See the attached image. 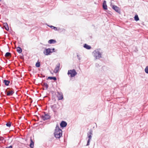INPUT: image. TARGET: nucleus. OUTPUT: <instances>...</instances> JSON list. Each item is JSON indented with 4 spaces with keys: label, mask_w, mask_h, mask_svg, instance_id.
I'll return each instance as SVG.
<instances>
[{
    "label": "nucleus",
    "mask_w": 148,
    "mask_h": 148,
    "mask_svg": "<svg viewBox=\"0 0 148 148\" xmlns=\"http://www.w3.org/2000/svg\"><path fill=\"white\" fill-rule=\"evenodd\" d=\"M11 123L10 122H9L6 124V125L8 127H10L11 126Z\"/></svg>",
    "instance_id": "obj_27"
},
{
    "label": "nucleus",
    "mask_w": 148,
    "mask_h": 148,
    "mask_svg": "<svg viewBox=\"0 0 148 148\" xmlns=\"http://www.w3.org/2000/svg\"><path fill=\"white\" fill-rule=\"evenodd\" d=\"M40 66V63L39 62H38L36 64V66L37 67H39Z\"/></svg>",
    "instance_id": "obj_24"
},
{
    "label": "nucleus",
    "mask_w": 148,
    "mask_h": 148,
    "mask_svg": "<svg viewBox=\"0 0 148 148\" xmlns=\"http://www.w3.org/2000/svg\"><path fill=\"white\" fill-rule=\"evenodd\" d=\"M5 93L7 96H11L14 93V92L12 90L8 91L6 89L5 91Z\"/></svg>",
    "instance_id": "obj_7"
},
{
    "label": "nucleus",
    "mask_w": 148,
    "mask_h": 148,
    "mask_svg": "<svg viewBox=\"0 0 148 148\" xmlns=\"http://www.w3.org/2000/svg\"><path fill=\"white\" fill-rule=\"evenodd\" d=\"M48 79L51 80L53 79L54 81H56L57 79L56 78V77H48Z\"/></svg>",
    "instance_id": "obj_21"
},
{
    "label": "nucleus",
    "mask_w": 148,
    "mask_h": 148,
    "mask_svg": "<svg viewBox=\"0 0 148 148\" xmlns=\"http://www.w3.org/2000/svg\"><path fill=\"white\" fill-rule=\"evenodd\" d=\"M3 25H4V26L5 29L7 31L8 30L9 28V27L8 26V25L7 23H3Z\"/></svg>",
    "instance_id": "obj_16"
},
{
    "label": "nucleus",
    "mask_w": 148,
    "mask_h": 148,
    "mask_svg": "<svg viewBox=\"0 0 148 148\" xmlns=\"http://www.w3.org/2000/svg\"><path fill=\"white\" fill-rule=\"evenodd\" d=\"M1 1V0H0V2Z\"/></svg>",
    "instance_id": "obj_33"
},
{
    "label": "nucleus",
    "mask_w": 148,
    "mask_h": 148,
    "mask_svg": "<svg viewBox=\"0 0 148 148\" xmlns=\"http://www.w3.org/2000/svg\"><path fill=\"white\" fill-rule=\"evenodd\" d=\"M60 67V64L58 63L56 66L55 69L54 70V72L55 73H57Z\"/></svg>",
    "instance_id": "obj_8"
},
{
    "label": "nucleus",
    "mask_w": 148,
    "mask_h": 148,
    "mask_svg": "<svg viewBox=\"0 0 148 148\" xmlns=\"http://www.w3.org/2000/svg\"><path fill=\"white\" fill-rule=\"evenodd\" d=\"M16 51L18 53H21L22 52V49L21 47H18L16 48Z\"/></svg>",
    "instance_id": "obj_19"
},
{
    "label": "nucleus",
    "mask_w": 148,
    "mask_h": 148,
    "mask_svg": "<svg viewBox=\"0 0 148 148\" xmlns=\"http://www.w3.org/2000/svg\"><path fill=\"white\" fill-rule=\"evenodd\" d=\"M51 107L54 112H56L58 108V107H57V105L56 104L51 106Z\"/></svg>",
    "instance_id": "obj_10"
},
{
    "label": "nucleus",
    "mask_w": 148,
    "mask_h": 148,
    "mask_svg": "<svg viewBox=\"0 0 148 148\" xmlns=\"http://www.w3.org/2000/svg\"><path fill=\"white\" fill-rule=\"evenodd\" d=\"M56 42V41L54 39H50L48 41V43L49 44H55Z\"/></svg>",
    "instance_id": "obj_14"
},
{
    "label": "nucleus",
    "mask_w": 148,
    "mask_h": 148,
    "mask_svg": "<svg viewBox=\"0 0 148 148\" xmlns=\"http://www.w3.org/2000/svg\"><path fill=\"white\" fill-rule=\"evenodd\" d=\"M112 8L116 12L120 13V10L119 7L115 5H113L112 7Z\"/></svg>",
    "instance_id": "obj_9"
},
{
    "label": "nucleus",
    "mask_w": 148,
    "mask_h": 148,
    "mask_svg": "<svg viewBox=\"0 0 148 148\" xmlns=\"http://www.w3.org/2000/svg\"><path fill=\"white\" fill-rule=\"evenodd\" d=\"M43 53L46 56H48L51 55L52 52L51 51V49L50 48H45L43 52Z\"/></svg>",
    "instance_id": "obj_6"
},
{
    "label": "nucleus",
    "mask_w": 148,
    "mask_h": 148,
    "mask_svg": "<svg viewBox=\"0 0 148 148\" xmlns=\"http://www.w3.org/2000/svg\"><path fill=\"white\" fill-rule=\"evenodd\" d=\"M49 27H50L52 28V29H53L57 31L58 30L57 29V28L56 27H55L51 25V26H48Z\"/></svg>",
    "instance_id": "obj_23"
},
{
    "label": "nucleus",
    "mask_w": 148,
    "mask_h": 148,
    "mask_svg": "<svg viewBox=\"0 0 148 148\" xmlns=\"http://www.w3.org/2000/svg\"><path fill=\"white\" fill-rule=\"evenodd\" d=\"M60 125L61 127H64L66 126L67 124L66 122L63 121L61 122Z\"/></svg>",
    "instance_id": "obj_12"
},
{
    "label": "nucleus",
    "mask_w": 148,
    "mask_h": 148,
    "mask_svg": "<svg viewBox=\"0 0 148 148\" xmlns=\"http://www.w3.org/2000/svg\"><path fill=\"white\" fill-rule=\"evenodd\" d=\"M145 72L148 74V66H147L145 69Z\"/></svg>",
    "instance_id": "obj_26"
},
{
    "label": "nucleus",
    "mask_w": 148,
    "mask_h": 148,
    "mask_svg": "<svg viewBox=\"0 0 148 148\" xmlns=\"http://www.w3.org/2000/svg\"><path fill=\"white\" fill-rule=\"evenodd\" d=\"M84 48L88 49H89L91 48V47L90 46L86 44H85L84 45Z\"/></svg>",
    "instance_id": "obj_18"
},
{
    "label": "nucleus",
    "mask_w": 148,
    "mask_h": 148,
    "mask_svg": "<svg viewBox=\"0 0 148 148\" xmlns=\"http://www.w3.org/2000/svg\"><path fill=\"white\" fill-rule=\"evenodd\" d=\"M51 51L52 52V53L53 52H55V49L54 48H53L52 49H51Z\"/></svg>",
    "instance_id": "obj_28"
},
{
    "label": "nucleus",
    "mask_w": 148,
    "mask_h": 148,
    "mask_svg": "<svg viewBox=\"0 0 148 148\" xmlns=\"http://www.w3.org/2000/svg\"><path fill=\"white\" fill-rule=\"evenodd\" d=\"M77 58L78 59V60H80L81 59V58L80 57V56L79 55H77Z\"/></svg>",
    "instance_id": "obj_30"
},
{
    "label": "nucleus",
    "mask_w": 148,
    "mask_h": 148,
    "mask_svg": "<svg viewBox=\"0 0 148 148\" xmlns=\"http://www.w3.org/2000/svg\"><path fill=\"white\" fill-rule=\"evenodd\" d=\"M11 55V53L10 52H8L6 53H5V56L6 57H8L10 56Z\"/></svg>",
    "instance_id": "obj_22"
},
{
    "label": "nucleus",
    "mask_w": 148,
    "mask_h": 148,
    "mask_svg": "<svg viewBox=\"0 0 148 148\" xmlns=\"http://www.w3.org/2000/svg\"><path fill=\"white\" fill-rule=\"evenodd\" d=\"M134 19L136 21H138L139 20V17H138V16L137 15L135 16Z\"/></svg>",
    "instance_id": "obj_25"
},
{
    "label": "nucleus",
    "mask_w": 148,
    "mask_h": 148,
    "mask_svg": "<svg viewBox=\"0 0 148 148\" xmlns=\"http://www.w3.org/2000/svg\"><path fill=\"white\" fill-rule=\"evenodd\" d=\"M62 130L60 129L58 124L56 125V129L54 132V136L56 138H59L62 135Z\"/></svg>",
    "instance_id": "obj_1"
},
{
    "label": "nucleus",
    "mask_w": 148,
    "mask_h": 148,
    "mask_svg": "<svg viewBox=\"0 0 148 148\" xmlns=\"http://www.w3.org/2000/svg\"><path fill=\"white\" fill-rule=\"evenodd\" d=\"M77 74V72L74 69L69 70L67 73V74L68 75H70V77H74Z\"/></svg>",
    "instance_id": "obj_4"
},
{
    "label": "nucleus",
    "mask_w": 148,
    "mask_h": 148,
    "mask_svg": "<svg viewBox=\"0 0 148 148\" xmlns=\"http://www.w3.org/2000/svg\"><path fill=\"white\" fill-rule=\"evenodd\" d=\"M30 146L31 148H33L34 147V143L32 139L31 140V143L30 144Z\"/></svg>",
    "instance_id": "obj_20"
},
{
    "label": "nucleus",
    "mask_w": 148,
    "mask_h": 148,
    "mask_svg": "<svg viewBox=\"0 0 148 148\" xmlns=\"http://www.w3.org/2000/svg\"><path fill=\"white\" fill-rule=\"evenodd\" d=\"M42 86L45 89H47L48 87V85L47 83L44 82L42 83Z\"/></svg>",
    "instance_id": "obj_17"
},
{
    "label": "nucleus",
    "mask_w": 148,
    "mask_h": 148,
    "mask_svg": "<svg viewBox=\"0 0 148 148\" xmlns=\"http://www.w3.org/2000/svg\"><path fill=\"white\" fill-rule=\"evenodd\" d=\"M4 140V138L2 137H0V141H2Z\"/></svg>",
    "instance_id": "obj_29"
},
{
    "label": "nucleus",
    "mask_w": 148,
    "mask_h": 148,
    "mask_svg": "<svg viewBox=\"0 0 148 148\" xmlns=\"http://www.w3.org/2000/svg\"><path fill=\"white\" fill-rule=\"evenodd\" d=\"M92 55L95 59H99L101 58L102 52H101V49H98L95 50L93 52Z\"/></svg>",
    "instance_id": "obj_2"
},
{
    "label": "nucleus",
    "mask_w": 148,
    "mask_h": 148,
    "mask_svg": "<svg viewBox=\"0 0 148 148\" xmlns=\"http://www.w3.org/2000/svg\"><path fill=\"white\" fill-rule=\"evenodd\" d=\"M95 65H96V66H97V67L99 66V64L97 63Z\"/></svg>",
    "instance_id": "obj_31"
},
{
    "label": "nucleus",
    "mask_w": 148,
    "mask_h": 148,
    "mask_svg": "<svg viewBox=\"0 0 148 148\" xmlns=\"http://www.w3.org/2000/svg\"><path fill=\"white\" fill-rule=\"evenodd\" d=\"M10 82L9 80H3V83L5 84V85L6 86H8Z\"/></svg>",
    "instance_id": "obj_15"
},
{
    "label": "nucleus",
    "mask_w": 148,
    "mask_h": 148,
    "mask_svg": "<svg viewBox=\"0 0 148 148\" xmlns=\"http://www.w3.org/2000/svg\"><path fill=\"white\" fill-rule=\"evenodd\" d=\"M92 131L91 130H90L87 133V138L88 140L87 141V143L86 146H88L90 145V143L91 140L92 136Z\"/></svg>",
    "instance_id": "obj_3"
},
{
    "label": "nucleus",
    "mask_w": 148,
    "mask_h": 148,
    "mask_svg": "<svg viewBox=\"0 0 148 148\" xmlns=\"http://www.w3.org/2000/svg\"><path fill=\"white\" fill-rule=\"evenodd\" d=\"M62 31H65V29H62Z\"/></svg>",
    "instance_id": "obj_32"
},
{
    "label": "nucleus",
    "mask_w": 148,
    "mask_h": 148,
    "mask_svg": "<svg viewBox=\"0 0 148 148\" xmlns=\"http://www.w3.org/2000/svg\"><path fill=\"white\" fill-rule=\"evenodd\" d=\"M41 117L42 120L45 121L50 118V116L47 113L44 112L41 115Z\"/></svg>",
    "instance_id": "obj_5"
},
{
    "label": "nucleus",
    "mask_w": 148,
    "mask_h": 148,
    "mask_svg": "<svg viewBox=\"0 0 148 148\" xmlns=\"http://www.w3.org/2000/svg\"><path fill=\"white\" fill-rule=\"evenodd\" d=\"M106 1H104L103 4V8L105 10L107 9V6L106 5Z\"/></svg>",
    "instance_id": "obj_13"
},
{
    "label": "nucleus",
    "mask_w": 148,
    "mask_h": 148,
    "mask_svg": "<svg viewBox=\"0 0 148 148\" xmlns=\"http://www.w3.org/2000/svg\"><path fill=\"white\" fill-rule=\"evenodd\" d=\"M57 97L58 98L59 100H62L63 98V96L62 94L60 92H58Z\"/></svg>",
    "instance_id": "obj_11"
}]
</instances>
